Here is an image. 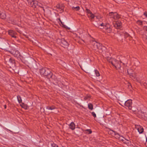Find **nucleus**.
<instances>
[{"mask_svg": "<svg viewBox=\"0 0 147 147\" xmlns=\"http://www.w3.org/2000/svg\"><path fill=\"white\" fill-rule=\"evenodd\" d=\"M114 64H113V65L115 67L119 72L122 73L123 72V67L121 66L120 62L117 60V62L116 63H114Z\"/></svg>", "mask_w": 147, "mask_h": 147, "instance_id": "f03ea898", "label": "nucleus"}, {"mask_svg": "<svg viewBox=\"0 0 147 147\" xmlns=\"http://www.w3.org/2000/svg\"><path fill=\"white\" fill-rule=\"evenodd\" d=\"M124 35L125 37H127L129 36V34L126 32H125L124 33Z\"/></svg>", "mask_w": 147, "mask_h": 147, "instance_id": "cd10ccee", "label": "nucleus"}, {"mask_svg": "<svg viewBox=\"0 0 147 147\" xmlns=\"http://www.w3.org/2000/svg\"><path fill=\"white\" fill-rule=\"evenodd\" d=\"M86 13H87V14H89L91 12L89 9H88L87 8L86 9Z\"/></svg>", "mask_w": 147, "mask_h": 147, "instance_id": "bb28decb", "label": "nucleus"}, {"mask_svg": "<svg viewBox=\"0 0 147 147\" xmlns=\"http://www.w3.org/2000/svg\"><path fill=\"white\" fill-rule=\"evenodd\" d=\"M137 23L139 24L140 25H141L142 24V21L139 20L137 21Z\"/></svg>", "mask_w": 147, "mask_h": 147, "instance_id": "c85d7f7f", "label": "nucleus"}, {"mask_svg": "<svg viewBox=\"0 0 147 147\" xmlns=\"http://www.w3.org/2000/svg\"><path fill=\"white\" fill-rule=\"evenodd\" d=\"M6 15L4 13H0V17L2 19H4L6 18Z\"/></svg>", "mask_w": 147, "mask_h": 147, "instance_id": "a211bd4d", "label": "nucleus"}, {"mask_svg": "<svg viewBox=\"0 0 147 147\" xmlns=\"http://www.w3.org/2000/svg\"><path fill=\"white\" fill-rule=\"evenodd\" d=\"M106 58L107 61L109 63H111L112 65L113 64H114V63H116L117 62V60L114 58L109 57H107Z\"/></svg>", "mask_w": 147, "mask_h": 147, "instance_id": "6e6552de", "label": "nucleus"}, {"mask_svg": "<svg viewBox=\"0 0 147 147\" xmlns=\"http://www.w3.org/2000/svg\"><path fill=\"white\" fill-rule=\"evenodd\" d=\"M91 113H92V116L94 117H96V114L94 112H92Z\"/></svg>", "mask_w": 147, "mask_h": 147, "instance_id": "7c9ffc66", "label": "nucleus"}, {"mask_svg": "<svg viewBox=\"0 0 147 147\" xmlns=\"http://www.w3.org/2000/svg\"><path fill=\"white\" fill-rule=\"evenodd\" d=\"M136 128L138 130L140 134L142 133L144 131V129L142 126L140 125H136Z\"/></svg>", "mask_w": 147, "mask_h": 147, "instance_id": "9d476101", "label": "nucleus"}, {"mask_svg": "<svg viewBox=\"0 0 147 147\" xmlns=\"http://www.w3.org/2000/svg\"><path fill=\"white\" fill-rule=\"evenodd\" d=\"M132 101L131 100H128L126 101L125 103V105L129 109H132Z\"/></svg>", "mask_w": 147, "mask_h": 147, "instance_id": "423d86ee", "label": "nucleus"}, {"mask_svg": "<svg viewBox=\"0 0 147 147\" xmlns=\"http://www.w3.org/2000/svg\"><path fill=\"white\" fill-rule=\"evenodd\" d=\"M46 68H42L40 70V73L41 75L44 76V75H46V74L45 73Z\"/></svg>", "mask_w": 147, "mask_h": 147, "instance_id": "dca6fc26", "label": "nucleus"}, {"mask_svg": "<svg viewBox=\"0 0 147 147\" xmlns=\"http://www.w3.org/2000/svg\"><path fill=\"white\" fill-rule=\"evenodd\" d=\"M127 72L131 78L134 80H137L136 75L133 73V71L131 69H127Z\"/></svg>", "mask_w": 147, "mask_h": 147, "instance_id": "20e7f679", "label": "nucleus"}, {"mask_svg": "<svg viewBox=\"0 0 147 147\" xmlns=\"http://www.w3.org/2000/svg\"><path fill=\"white\" fill-rule=\"evenodd\" d=\"M95 26L99 28L100 29H102L105 28V24L103 23H100V24H95Z\"/></svg>", "mask_w": 147, "mask_h": 147, "instance_id": "f8f14e48", "label": "nucleus"}, {"mask_svg": "<svg viewBox=\"0 0 147 147\" xmlns=\"http://www.w3.org/2000/svg\"><path fill=\"white\" fill-rule=\"evenodd\" d=\"M52 147H58V146L55 144H51Z\"/></svg>", "mask_w": 147, "mask_h": 147, "instance_id": "2f4dec72", "label": "nucleus"}, {"mask_svg": "<svg viewBox=\"0 0 147 147\" xmlns=\"http://www.w3.org/2000/svg\"><path fill=\"white\" fill-rule=\"evenodd\" d=\"M84 98V100H86V99H87V97H85Z\"/></svg>", "mask_w": 147, "mask_h": 147, "instance_id": "58836bf2", "label": "nucleus"}, {"mask_svg": "<svg viewBox=\"0 0 147 147\" xmlns=\"http://www.w3.org/2000/svg\"><path fill=\"white\" fill-rule=\"evenodd\" d=\"M59 20L60 22H61V24H62L63 25V23H62V22L61 21V20L60 19V18H59Z\"/></svg>", "mask_w": 147, "mask_h": 147, "instance_id": "c9c22d12", "label": "nucleus"}, {"mask_svg": "<svg viewBox=\"0 0 147 147\" xmlns=\"http://www.w3.org/2000/svg\"><path fill=\"white\" fill-rule=\"evenodd\" d=\"M96 17L98 19H99L100 18H101L100 17H98V16H96Z\"/></svg>", "mask_w": 147, "mask_h": 147, "instance_id": "e433bc0d", "label": "nucleus"}, {"mask_svg": "<svg viewBox=\"0 0 147 147\" xmlns=\"http://www.w3.org/2000/svg\"><path fill=\"white\" fill-rule=\"evenodd\" d=\"M21 106H22V108H24L25 109H27V108H27V107L26 106H25L24 105H22Z\"/></svg>", "mask_w": 147, "mask_h": 147, "instance_id": "473e14b6", "label": "nucleus"}, {"mask_svg": "<svg viewBox=\"0 0 147 147\" xmlns=\"http://www.w3.org/2000/svg\"><path fill=\"white\" fill-rule=\"evenodd\" d=\"M143 28L144 30L147 31V26H144Z\"/></svg>", "mask_w": 147, "mask_h": 147, "instance_id": "72a5a7b5", "label": "nucleus"}, {"mask_svg": "<svg viewBox=\"0 0 147 147\" xmlns=\"http://www.w3.org/2000/svg\"><path fill=\"white\" fill-rule=\"evenodd\" d=\"M88 17L90 18L91 19H93L94 17V15L92 12L90 13L87 14Z\"/></svg>", "mask_w": 147, "mask_h": 147, "instance_id": "f3484780", "label": "nucleus"}, {"mask_svg": "<svg viewBox=\"0 0 147 147\" xmlns=\"http://www.w3.org/2000/svg\"><path fill=\"white\" fill-rule=\"evenodd\" d=\"M106 30H107V31L108 33L110 32L111 31V28H108V29H107Z\"/></svg>", "mask_w": 147, "mask_h": 147, "instance_id": "c756f323", "label": "nucleus"}, {"mask_svg": "<svg viewBox=\"0 0 147 147\" xmlns=\"http://www.w3.org/2000/svg\"><path fill=\"white\" fill-rule=\"evenodd\" d=\"M100 23H96L95 24H100Z\"/></svg>", "mask_w": 147, "mask_h": 147, "instance_id": "ea45409f", "label": "nucleus"}, {"mask_svg": "<svg viewBox=\"0 0 147 147\" xmlns=\"http://www.w3.org/2000/svg\"><path fill=\"white\" fill-rule=\"evenodd\" d=\"M9 61L12 64H14L15 63L14 60L11 58H10V59Z\"/></svg>", "mask_w": 147, "mask_h": 147, "instance_id": "a878e982", "label": "nucleus"}, {"mask_svg": "<svg viewBox=\"0 0 147 147\" xmlns=\"http://www.w3.org/2000/svg\"><path fill=\"white\" fill-rule=\"evenodd\" d=\"M72 9L73 10H74L75 9L76 11H78L80 9V8L79 6H77L76 7H72Z\"/></svg>", "mask_w": 147, "mask_h": 147, "instance_id": "5701e85b", "label": "nucleus"}, {"mask_svg": "<svg viewBox=\"0 0 147 147\" xmlns=\"http://www.w3.org/2000/svg\"><path fill=\"white\" fill-rule=\"evenodd\" d=\"M18 101L19 103H21L22 101L21 98L20 96H17Z\"/></svg>", "mask_w": 147, "mask_h": 147, "instance_id": "b1692460", "label": "nucleus"}, {"mask_svg": "<svg viewBox=\"0 0 147 147\" xmlns=\"http://www.w3.org/2000/svg\"><path fill=\"white\" fill-rule=\"evenodd\" d=\"M113 24L114 27L117 29H120L121 27V23L120 21H117Z\"/></svg>", "mask_w": 147, "mask_h": 147, "instance_id": "0eeeda50", "label": "nucleus"}, {"mask_svg": "<svg viewBox=\"0 0 147 147\" xmlns=\"http://www.w3.org/2000/svg\"><path fill=\"white\" fill-rule=\"evenodd\" d=\"M4 108L5 109L6 108V105H5L4 106Z\"/></svg>", "mask_w": 147, "mask_h": 147, "instance_id": "4c0bfd02", "label": "nucleus"}, {"mask_svg": "<svg viewBox=\"0 0 147 147\" xmlns=\"http://www.w3.org/2000/svg\"><path fill=\"white\" fill-rule=\"evenodd\" d=\"M55 109V107L53 106L47 107V109L48 110H52Z\"/></svg>", "mask_w": 147, "mask_h": 147, "instance_id": "4be33fe9", "label": "nucleus"}, {"mask_svg": "<svg viewBox=\"0 0 147 147\" xmlns=\"http://www.w3.org/2000/svg\"><path fill=\"white\" fill-rule=\"evenodd\" d=\"M61 42L62 46L64 47H66L68 46V42L64 39L62 38L61 39Z\"/></svg>", "mask_w": 147, "mask_h": 147, "instance_id": "9b49d317", "label": "nucleus"}, {"mask_svg": "<svg viewBox=\"0 0 147 147\" xmlns=\"http://www.w3.org/2000/svg\"><path fill=\"white\" fill-rule=\"evenodd\" d=\"M146 39H147V37H146Z\"/></svg>", "mask_w": 147, "mask_h": 147, "instance_id": "79ce46f5", "label": "nucleus"}, {"mask_svg": "<svg viewBox=\"0 0 147 147\" xmlns=\"http://www.w3.org/2000/svg\"><path fill=\"white\" fill-rule=\"evenodd\" d=\"M84 132L86 134H91L92 131L90 129H87L84 130Z\"/></svg>", "mask_w": 147, "mask_h": 147, "instance_id": "6ab92c4d", "label": "nucleus"}, {"mask_svg": "<svg viewBox=\"0 0 147 147\" xmlns=\"http://www.w3.org/2000/svg\"><path fill=\"white\" fill-rule=\"evenodd\" d=\"M45 73L46 74V75H44V76H47L48 78H51L52 76L51 72V71L48 69L46 68Z\"/></svg>", "mask_w": 147, "mask_h": 147, "instance_id": "1a4fd4ad", "label": "nucleus"}, {"mask_svg": "<svg viewBox=\"0 0 147 147\" xmlns=\"http://www.w3.org/2000/svg\"><path fill=\"white\" fill-rule=\"evenodd\" d=\"M29 5L34 8H35L38 5V3L37 1L34 0H28V1Z\"/></svg>", "mask_w": 147, "mask_h": 147, "instance_id": "7ed1b4c3", "label": "nucleus"}, {"mask_svg": "<svg viewBox=\"0 0 147 147\" xmlns=\"http://www.w3.org/2000/svg\"><path fill=\"white\" fill-rule=\"evenodd\" d=\"M93 45L92 48L94 50H98L100 52L103 51L105 50V47L102 46L101 44L98 43L95 41L92 42Z\"/></svg>", "mask_w": 147, "mask_h": 147, "instance_id": "f257e3e1", "label": "nucleus"}, {"mask_svg": "<svg viewBox=\"0 0 147 147\" xmlns=\"http://www.w3.org/2000/svg\"><path fill=\"white\" fill-rule=\"evenodd\" d=\"M105 28L106 30L110 28V25L109 24H106L105 26Z\"/></svg>", "mask_w": 147, "mask_h": 147, "instance_id": "393cba45", "label": "nucleus"}, {"mask_svg": "<svg viewBox=\"0 0 147 147\" xmlns=\"http://www.w3.org/2000/svg\"><path fill=\"white\" fill-rule=\"evenodd\" d=\"M56 7L57 8V9H58V10L61 9V11H63L64 7L62 5H60L59 4L57 5L56 6Z\"/></svg>", "mask_w": 147, "mask_h": 147, "instance_id": "2eb2a0df", "label": "nucleus"}, {"mask_svg": "<svg viewBox=\"0 0 147 147\" xmlns=\"http://www.w3.org/2000/svg\"><path fill=\"white\" fill-rule=\"evenodd\" d=\"M88 108L91 110H92L93 109V105L91 103H89L88 105Z\"/></svg>", "mask_w": 147, "mask_h": 147, "instance_id": "412c9836", "label": "nucleus"}, {"mask_svg": "<svg viewBox=\"0 0 147 147\" xmlns=\"http://www.w3.org/2000/svg\"><path fill=\"white\" fill-rule=\"evenodd\" d=\"M144 15L146 17H147V12H145L144 13Z\"/></svg>", "mask_w": 147, "mask_h": 147, "instance_id": "f704fd0d", "label": "nucleus"}, {"mask_svg": "<svg viewBox=\"0 0 147 147\" xmlns=\"http://www.w3.org/2000/svg\"><path fill=\"white\" fill-rule=\"evenodd\" d=\"M109 16L111 18H113L114 19H117L120 18L119 15L116 12H111L109 13Z\"/></svg>", "mask_w": 147, "mask_h": 147, "instance_id": "39448f33", "label": "nucleus"}, {"mask_svg": "<svg viewBox=\"0 0 147 147\" xmlns=\"http://www.w3.org/2000/svg\"><path fill=\"white\" fill-rule=\"evenodd\" d=\"M69 128L72 130H74L75 128V123L73 122H71L69 125Z\"/></svg>", "mask_w": 147, "mask_h": 147, "instance_id": "4468645a", "label": "nucleus"}, {"mask_svg": "<svg viewBox=\"0 0 147 147\" xmlns=\"http://www.w3.org/2000/svg\"><path fill=\"white\" fill-rule=\"evenodd\" d=\"M9 34L12 37L16 38V36L15 35L16 33L14 31L12 30H9L8 32Z\"/></svg>", "mask_w": 147, "mask_h": 147, "instance_id": "ddd939ff", "label": "nucleus"}, {"mask_svg": "<svg viewBox=\"0 0 147 147\" xmlns=\"http://www.w3.org/2000/svg\"><path fill=\"white\" fill-rule=\"evenodd\" d=\"M94 71L96 74V76L98 77L100 76V74L99 72L97 70H94Z\"/></svg>", "mask_w": 147, "mask_h": 147, "instance_id": "aec40b11", "label": "nucleus"}, {"mask_svg": "<svg viewBox=\"0 0 147 147\" xmlns=\"http://www.w3.org/2000/svg\"><path fill=\"white\" fill-rule=\"evenodd\" d=\"M146 141L147 142V137H146Z\"/></svg>", "mask_w": 147, "mask_h": 147, "instance_id": "a19ab883", "label": "nucleus"}]
</instances>
